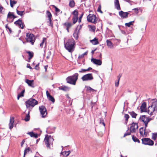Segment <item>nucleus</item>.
<instances>
[{
  "label": "nucleus",
  "instance_id": "nucleus-1",
  "mask_svg": "<svg viewBox=\"0 0 157 157\" xmlns=\"http://www.w3.org/2000/svg\"><path fill=\"white\" fill-rule=\"evenodd\" d=\"M75 45V40L72 38L69 39L64 44L65 48L70 52H72L74 51Z\"/></svg>",
  "mask_w": 157,
  "mask_h": 157
},
{
  "label": "nucleus",
  "instance_id": "nucleus-2",
  "mask_svg": "<svg viewBox=\"0 0 157 157\" xmlns=\"http://www.w3.org/2000/svg\"><path fill=\"white\" fill-rule=\"evenodd\" d=\"M157 112V101L152 103L151 106L148 108L147 113L151 116L155 115Z\"/></svg>",
  "mask_w": 157,
  "mask_h": 157
},
{
  "label": "nucleus",
  "instance_id": "nucleus-3",
  "mask_svg": "<svg viewBox=\"0 0 157 157\" xmlns=\"http://www.w3.org/2000/svg\"><path fill=\"white\" fill-rule=\"evenodd\" d=\"M78 74L75 73L73 75L68 77L66 79L67 82L71 84L75 85L78 79Z\"/></svg>",
  "mask_w": 157,
  "mask_h": 157
},
{
  "label": "nucleus",
  "instance_id": "nucleus-4",
  "mask_svg": "<svg viewBox=\"0 0 157 157\" xmlns=\"http://www.w3.org/2000/svg\"><path fill=\"white\" fill-rule=\"evenodd\" d=\"M53 138L50 136L45 135L44 141L47 148L50 149L51 146L52 147Z\"/></svg>",
  "mask_w": 157,
  "mask_h": 157
},
{
  "label": "nucleus",
  "instance_id": "nucleus-5",
  "mask_svg": "<svg viewBox=\"0 0 157 157\" xmlns=\"http://www.w3.org/2000/svg\"><path fill=\"white\" fill-rule=\"evenodd\" d=\"M38 101L35 99L30 98L25 102L27 108L30 107H33L38 104Z\"/></svg>",
  "mask_w": 157,
  "mask_h": 157
},
{
  "label": "nucleus",
  "instance_id": "nucleus-6",
  "mask_svg": "<svg viewBox=\"0 0 157 157\" xmlns=\"http://www.w3.org/2000/svg\"><path fill=\"white\" fill-rule=\"evenodd\" d=\"M26 40L27 42L31 43L32 45H33L35 41L34 36L32 33H27Z\"/></svg>",
  "mask_w": 157,
  "mask_h": 157
},
{
  "label": "nucleus",
  "instance_id": "nucleus-7",
  "mask_svg": "<svg viewBox=\"0 0 157 157\" xmlns=\"http://www.w3.org/2000/svg\"><path fill=\"white\" fill-rule=\"evenodd\" d=\"M142 143L143 144L152 146L154 144V142L149 138H145L142 139Z\"/></svg>",
  "mask_w": 157,
  "mask_h": 157
},
{
  "label": "nucleus",
  "instance_id": "nucleus-8",
  "mask_svg": "<svg viewBox=\"0 0 157 157\" xmlns=\"http://www.w3.org/2000/svg\"><path fill=\"white\" fill-rule=\"evenodd\" d=\"M87 20L88 22L95 23L98 20L95 15L94 14H89L87 17Z\"/></svg>",
  "mask_w": 157,
  "mask_h": 157
},
{
  "label": "nucleus",
  "instance_id": "nucleus-9",
  "mask_svg": "<svg viewBox=\"0 0 157 157\" xmlns=\"http://www.w3.org/2000/svg\"><path fill=\"white\" fill-rule=\"evenodd\" d=\"M83 81L91 80L93 79L92 75L91 73L87 74L84 75L81 78Z\"/></svg>",
  "mask_w": 157,
  "mask_h": 157
},
{
  "label": "nucleus",
  "instance_id": "nucleus-10",
  "mask_svg": "<svg viewBox=\"0 0 157 157\" xmlns=\"http://www.w3.org/2000/svg\"><path fill=\"white\" fill-rule=\"evenodd\" d=\"M138 128V124L136 123L133 122L129 128V130L132 133H135Z\"/></svg>",
  "mask_w": 157,
  "mask_h": 157
},
{
  "label": "nucleus",
  "instance_id": "nucleus-11",
  "mask_svg": "<svg viewBox=\"0 0 157 157\" xmlns=\"http://www.w3.org/2000/svg\"><path fill=\"white\" fill-rule=\"evenodd\" d=\"M39 109L42 117H45L47 114L46 109L45 107L43 105L39 107Z\"/></svg>",
  "mask_w": 157,
  "mask_h": 157
},
{
  "label": "nucleus",
  "instance_id": "nucleus-12",
  "mask_svg": "<svg viewBox=\"0 0 157 157\" xmlns=\"http://www.w3.org/2000/svg\"><path fill=\"white\" fill-rule=\"evenodd\" d=\"M14 24L16 25L19 26L21 29H23L25 26L24 22H22L21 19H19L18 20L14 22Z\"/></svg>",
  "mask_w": 157,
  "mask_h": 157
},
{
  "label": "nucleus",
  "instance_id": "nucleus-13",
  "mask_svg": "<svg viewBox=\"0 0 157 157\" xmlns=\"http://www.w3.org/2000/svg\"><path fill=\"white\" fill-rule=\"evenodd\" d=\"M129 14L128 12H124L122 11H121L119 12V15L122 18H126L128 17V15Z\"/></svg>",
  "mask_w": 157,
  "mask_h": 157
},
{
  "label": "nucleus",
  "instance_id": "nucleus-14",
  "mask_svg": "<svg viewBox=\"0 0 157 157\" xmlns=\"http://www.w3.org/2000/svg\"><path fill=\"white\" fill-rule=\"evenodd\" d=\"M140 133L141 136H146L147 133L146 131V129L144 127H141L139 129Z\"/></svg>",
  "mask_w": 157,
  "mask_h": 157
},
{
  "label": "nucleus",
  "instance_id": "nucleus-15",
  "mask_svg": "<svg viewBox=\"0 0 157 157\" xmlns=\"http://www.w3.org/2000/svg\"><path fill=\"white\" fill-rule=\"evenodd\" d=\"M91 61L94 64L98 65H101L102 64V61L99 59L92 58L91 59Z\"/></svg>",
  "mask_w": 157,
  "mask_h": 157
},
{
  "label": "nucleus",
  "instance_id": "nucleus-16",
  "mask_svg": "<svg viewBox=\"0 0 157 157\" xmlns=\"http://www.w3.org/2000/svg\"><path fill=\"white\" fill-rule=\"evenodd\" d=\"M46 94L47 98L50 101H51L53 103L55 102V100L54 98L49 93L48 90L46 91Z\"/></svg>",
  "mask_w": 157,
  "mask_h": 157
},
{
  "label": "nucleus",
  "instance_id": "nucleus-17",
  "mask_svg": "<svg viewBox=\"0 0 157 157\" xmlns=\"http://www.w3.org/2000/svg\"><path fill=\"white\" fill-rule=\"evenodd\" d=\"M14 118L13 117H10V123L9 124V128L11 129L13 127L14 123Z\"/></svg>",
  "mask_w": 157,
  "mask_h": 157
},
{
  "label": "nucleus",
  "instance_id": "nucleus-18",
  "mask_svg": "<svg viewBox=\"0 0 157 157\" xmlns=\"http://www.w3.org/2000/svg\"><path fill=\"white\" fill-rule=\"evenodd\" d=\"M25 82L28 84V85L32 87H34V86L33 84V80H30L26 79L25 80Z\"/></svg>",
  "mask_w": 157,
  "mask_h": 157
},
{
  "label": "nucleus",
  "instance_id": "nucleus-19",
  "mask_svg": "<svg viewBox=\"0 0 157 157\" xmlns=\"http://www.w3.org/2000/svg\"><path fill=\"white\" fill-rule=\"evenodd\" d=\"M140 119L144 123L146 122L147 121H150L151 119L148 118L147 117H146L145 115L142 116L140 117Z\"/></svg>",
  "mask_w": 157,
  "mask_h": 157
},
{
  "label": "nucleus",
  "instance_id": "nucleus-20",
  "mask_svg": "<svg viewBox=\"0 0 157 157\" xmlns=\"http://www.w3.org/2000/svg\"><path fill=\"white\" fill-rule=\"evenodd\" d=\"M26 52L28 53L29 55V58L28 61L29 62H30L31 59L33 57V53L32 52H30V51H26Z\"/></svg>",
  "mask_w": 157,
  "mask_h": 157
},
{
  "label": "nucleus",
  "instance_id": "nucleus-21",
  "mask_svg": "<svg viewBox=\"0 0 157 157\" xmlns=\"http://www.w3.org/2000/svg\"><path fill=\"white\" fill-rule=\"evenodd\" d=\"M59 89L64 91H69L70 88L68 86H63L58 88Z\"/></svg>",
  "mask_w": 157,
  "mask_h": 157
},
{
  "label": "nucleus",
  "instance_id": "nucleus-22",
  "mask_svg": "<svg viewBox=\"0 0 157 157\" xmlns=\"http://www.w3.org/2000/svg\"><path fill=\"white\" fill-rule=\"evenodd\" d=\"M146 104L145 102H143L140 107L141 111V112H146Z\"/></svg>",
  "mask_w": 157,
  "mask_h": 157
},
{
  "label": "nucleus",
  "instance_id": "nucleus-23",
  "mask_svg": "<svg viewBox=\"0 0 157 157\" xmlns=\"http://www.w3.org/2000/svg\"><path fill=\"white\" fill-rule=\"evenodd\" d=\"M90 41L94 45H96L98 44V39L96 37L93 40H90Z\"/></svg>",
  "mask_w": 157,
  "mask_h": 157
},
{
  "label": "nucleus",
  "instance_id": "nucleus-24",
  "mask_svg": "<svg viewBox=\"0 0 157 157\" xmlns=\"http://www.w3.org/2000/svg\"><path fill=\"white\" fill-rule=\"evenodd\" d=\"M27 134L29 135L31 137H33L35 138H36L38 137V134L36 133H34L33 132H28Z\"/></svg>",
  "mask_w": 157,
  "mask_h": 157
},
{
  "label": "nucleus",
  "instance_id": "nucleus-25",
  "mask_svg": "<svg viewBox=\"0 0 157 157\" xmlns=\"http://www.w3.org/2000/svg\"><path fill=\"white\" fill-rule=\"evenodd\" d=\"M107 45L109 48H113V45L111 42L108 40H106Z\"/></svg>",
  "mask_w": 157,
  "mask_h": 157
},
{
  "label": "nucleus",
  "instance_id": "nucleus-26",
  "mask_svg": "<svg viewBox=\"0 0 157 157\" xmlns=\"http://www.w3.org/2000/svg\"><path fill=\"white\" fill-rule=\"evenodd\" d=\"M46 38L45 37H44L43 38V40H42V42L40 44V47H41V48H43V45L44 43L45 44V47L46 46Z\"/></svg>",
  "mask_w": 157,
  "mask_h": 157
},
{
  "label": "nucleus",
  "instance_id": "nucleus-27",
  "mask_svg": "<svg viewBox=\"0 0 157 157\" xmlns=\"http://www.w3.org/2000/svg\"><path fill=\"white\" fill-rule=\"evenodd\" d=\"M78 31H77V29H75L73 34V36L76 39H77L78 38Z\"/></svg>",
  "mask_w": 157,
  "mask_h": 157
},
{
  "label": "nucleus",
  "instance_id": "nucleus-28",
  "mask_svg": "<svg viewBox=\"0 0 157 157\" xmlns=\"http://www.w3.org/2000/svg\"><path fill=\"white\" fill-rule=\"evenodd\" d=\"M47 15L48 17V19L49 20V22H51L52 21V20L51 19V17H52V15L51 13L48 11H47Z\"/></svg>",
  "mask_w": 157,
  "mask_h": 157
},
{
  "label": "nucleus",
  "instance_id": "nucleus-29",
  "mask_svg": "<svg viewBox=\"0 0 157 157\" xmlns=\"http://www.w3.org/2000/svg\"><path fill=\"white\" fill-rule=\"evenodd\" d=\"M25 89L22 90L21 92L18 94L17 97V100H19L20 98L24 96V94L25 92Z\"/></svg>",
  "mask_w": 157,
  "mask_h": 157
},
{
  "label": "nucleus",
  "instance_id": "nucleus-30",
  "mask_svg": "<svg viewBox=\"0 0 157 157\" xmlns=\"http://www.w3.org/2000/svg\"><path fill=\"white\" fill-rule=\"evenodd\" d=\"M128 113L132 118H136L137 114L135 113L134 111L129 112Z\"/></svg>",
  "mask_w": 157,
  "mask_h": 157
},
{
  "label": "nucleus",
  "instance_id": "nucleus-31",
  "mask_svg": "<svg viewBox=\"0 0 157 157\" xmlns=\"http://www.w3.org/2000/svg\"><path fill=\"white\" fill-rule=\"evenodd\" d=\"M64 25L67 28V29H69L71 27L72 24L69 22H66L64 23Z\"/></svg>",
  "mask_w": 157,
  "mask_h": 157
},
{
  "label": "nucleus",
  "instance_id": "nucleus-32",
  "mask_svg": "<svg viewBox=\"0 0 157 157\" xmlns=\"http://www.w3.org/2000/svg\"><path fill=\"white\" fill-rule=\"evenodd\" d=\"M75 5V3L73 0L70 1L69 3V6L71 8L73 7Z\"/></svg>",
  "mask_w": 157,
  "mask_h": 157
},
{
  "label": "nucleus",
  "instance_id": "nucleus-33",
  "mask_svg": "<svg viewBox=\"0 0 157 157\" xmlns=\"http://www.w3.org/2000/svg\"><path fill=\"white\" fill-rule=\"evenodd\" d=\"M10 2L11 7H13V6L17 3V1L10 0Z\"/></svg>",
  "mask_w": 157,
  "mask_h": 157
},
{
  "label": "nucleus",
  "instance_id": "nucleus-34",
  "mask_svg": "<svg viewBox=\"0 0 157 157\" xmlns=\"http://www.w3.org/2000/svg\"><path fill=\"white\" fill-rule=\"evenodd\" d=\"M132 139L133 140L136 142H138V143H140V141L139 139L136 137H134L133 135L132 136Z\"/></svg>",
  "mask_w": 157,
  "mask_h": 157
},
{
  "label": "nucleus",
  "instance_id": "nucleus-35",
  "mask_svg": "<svg viewBox=\"0 0 157 157\" xmlns=\"http://www.w3.org/2000/svg\"><path fill=\"white\" fill-rule=\"evenodd\" d=\"M29 112L28 114L26 115L24 119V120L26 121H29L30 120V116L29 115Z\"/></svg>",
  "mask_w": 157,
  "mask_h": 157
},
{
  "label": "nucleus",
  "instance_id": "nucleus-36",
  "mask_svg": "<svg viewBox=\"0 0 157 157\" xmlns=\"http://www.w3.org/2000/svg\"><path fill=\"white\" fill-rule=\"evenodd\" d=\"M157 138V133H153L152 135V139L154 140H155Z\"/></svg>",
  "mask_w": 157,
  "mask_h": 157
},
{
  "label": "nucleus",
  "instance_id": "nucleus-37",
  "mask_svg": "<svg viewBox=\"0 0 157 157\" xmlns=\"http://www.w3.org/2000/svg\"><path fill=\"white\" fill-rule=\"evenodd\" d=\"M90 30V31H92L93 32H94L96 28L94 26L89 25Z\"/></svg>",
  "mask_w": 157,
  "mask_h": 157
},
{
  "label": "nucleus",
  "instance_id": "nucleus-38",
  "mask_svg": "<svg viewBox=\"0 0 157 157\" xmlns=\"http://www.w3.org/2000/svg\"><path fill=\"white\" fill-rule=\"evenodd\" d=\"M78 17L73 16L72 18L73 24H75L77 21Z\"/></svg>",
  "mask_w": 157,
  "mask_h": 157
},
{
  "label": "nucleus",
  "instance_id": "nucleus-39",
  "mask_svg": "<svg viewBox=\"0 0 157 157\" xmlns=\"http://www.w3.org/2000/svg\"><path fill=\"white\" fill-rule=\"evenodd\" d=\"M115 6L117 10H121V7L120 6L119 3H114Z\"/></svg>",
  "mask_w": 157,
  "mask_h": 157
},
{
  "label": "nucleus",
  "instance_id": "nucleus-40",
  "mask_svg": "<svg viewBox=\"0 0 157 157\" xmlns=\"http://www.w3.org/2000/svg\"><path fill=\"white\" fill-rule=\"evenodd\" d=\"M131 133L132 132H131L130 130L129 131H128V130H127L126 132L124 134L123 137H125L127 136L130 135H131Z\"/></svg>",
  "mask_w": 157,
  "mask_h": 157
},
{
  "label": "nucleus",
  "instance_id": "nucleus-41",
  "mask_svg": "<svg viewBox=\"0 0 157 157\" xmlns=\"http://www.w3.org/2000/svg\"><path fill=\"white\" fill-rule=\"evenodd\" d=\"M134 22V21H130L128 23H126L125 24L126 26H127L128 27H130L131 25H132V23Z\"/></svg>",
  "mask_w": 157,
  "mask_h": 157
},
{
  "label": "nucleus",
  "instance_id": "nucleus-42",
  "mask_svg": "<svg viewBox=\"0 0 157 157\" xmlns=\"http://www.w3.org/2000/svg\"><path fill=\"white\" fill-rule=\"evenodd\" d=\"M124 117L125 119L126 124H127V122L128 121V118H129V116L128 114H124Z\"/></svg>",
  "mask_w": 157,
  "mask_h": 157
},
{
  "label": "nucleus",
  "instance_id": "nucleus-43",
  "mask_svg": "<svg viewBox=\"0 0 157 157\" xmlns=\"http://www.w3.org/2000/svg\"><path fill=\"white\" fill-rule=\"evenodd\" d=\"M72 14L73 15V16L78 17V10H75L73 12Z\"/></svg>",
  "mask_w": 157,
  "mask_h": 157
},
{
  "label": "nucleus",
  "instance_id": "nucleus-44",
  "mask_svg": "<svg viewBox=\"0 0 157 157\" xmlns=\"http://www.w3.org/2000/svg\"><path fill=\"white\" fill-rule=\"evenodd\" d=\"M14 14L13 13L10 12H9V13H8V15H7V17L8 18H11V17H12L13 18V17L14 16Z\"/></svg>",
  "mask_w": 157,
  "mask_h": 157
},
{
  "label": "nucleus",
  "instance_id": "nucleus-45",
  "mask_svg": "<svg viewBox=\"0 0 157 157\" xmlns=\"http://www.w3.org/2000/svg\"><path fill=\"white\" fill-rule=\"evenodd\" d=\"M30 150V148L29 147H28L27 148H26L24 150V153H25V155H26V154L28 152H29Z\"/></svg>",
  "mask_w": 157,
  "mask_h": 157
},
{
  "label": "nucleus",
  "instance_id": "nucleus-46",
  "mask_svg": "<svg viewBox=\"0 0 157 157\" xmlns=\"http://www.w3.org/2000/svg\"><path fill=\"white\" fill-rule=\"evenodd\" d=\"M70 153L71 152L70 151H65L63 152V153H64V154H63V155H65V156L67 157L69 155Z\"/></svg>",
  "mask_w": 157,
  "mask_h": 157
},
{
  "label": "nucleus",
  "instance_id": "nucleus-47",
  "mask_svg": "<svg viewBox=\"0 0 157 157\" xmlns=\"http://www.w3.org/2000/svg\"><path fill=\"white\" fill-rule=\"evenodd\" d=\"M101 5L100 4L99 5V6L98 7V10H97V11L98 12H99L100 13H102L103 12L101 10Z\"/></svg>",
  "mask_w": 157,
  "mask_h": 157
},
{
  "label": "nucleus",
  "instance_id": "nucleus-48",
  "mask_svg": "<svg viewBox=\"0 0 157 157\" xmlns=\"http://www.w3.org/2000/svg\"><path fill=\"white\" fill-rule=\"evenodd\" d=\"M100 124H102L104 127H105V124L104 123V120L102 118L100 119Z\"/></svg>",
  "mask_w": 157,
  "mask_h": 157
},
{
  "label": "nucleus",
  "instance_id": "nucleus-49",
  "mask_svg": "<svg viewBox=\"0 0 157 157\" xmlns=\"http://www.w3.org/2000/svg\"><path fill=\"white\" fill-rule=\"evenodd\" d=\"M17 14L20 16H22L23 14L24 11H20L17 10Z\"/></svg>",
  "mask_w": 157,
  "mask_h": 157
},
{
  "label": "nucleus",
  "instance_id": "nucleus-50",
  "mask_svg": "<svg viewBox=\"0 0 157 157\" xmlns=\"http://www.w3.org/2000/svg\"><path fill=\"white\" fill-rule=\"evenodd\" d=\"M83 14H84V13H82L81 15L79 17V18H78V22L79 23H80L81 22V19L83 15Z\"/></svg>",
  "mask_w": 157,
  "mask_h": 157
},
{
  "label": "nucleus",
  "instance_id": "nucleus-51",
  "mask_svg": "<svg viewBox=\"0 0 157 157\" xmlns=\"http://www.w3.org/2000/svg\"><path fill=\"white\" fill-rule=\"evenodd\" d=\"M5 27L7 30L8 29L10 32V33H11L12 32L11 29L8 26V25H6L5 26Z\"/></svg>",
  "mask_w": 157,
  "mask_h": 157
},
{
  "label": "nucleus",
  "instance_id": "nucleus-52",
  "mask_svg": "<svg viewBox=\"0 0 157 157\" xmlns=\"http://www.w3.org/2000/svg\"><path fill=\"white\" fill-rule=\"evenodd\" d=\"M53 7L55 8L56 12L57 13H59L60 11V10L57 8L56 6H53Z\"/></svg>",
  "mask_w": 157,
  "mask_h": 157
},
{
  "label": "nucleus",
  "instance_id": "nucleus-53",
  "mask_svg": "<svg viewBox=\"0 0 157 157\" xmlns=\"http://www.w3.org/2000/svg\"><path fill=\"white\" fill-rule=\"evenodd\" d=\"M87 90H90V92H93L95 91V90L92 89L90 86L88 87L87 88Z\"/></svg>",
  "mask_w": 157,
  "mask_h": 157
},
{
  "label": "nucleus",
  "instance_id": "nucleus-54",
  "mask_svg": "<svg viewBox=\"0 0 157 157\" xmlns=\"http://www.w3.org/2000/svg\"><path fill=\"white\" fill-rule=\"evenodd\" d=\"M132 10L134 11V12L136 14H138L139 13V10L137 8L133 9Z\"/></svg>",
  "mask_w": 157,
  "mask_h": 157
},
{
  "label": "nucleus",
  "instance_id": "nucleus-55",
  "mask_svg": "<svg viewBox=\"0 0 157 157\" xmlns=\"http://www.w3.org/2000/svg\"><path fill=\"white\" fill-rule=\"evenodd\" d=\"M50 129V128L49 127H48L47 128V129H46V132H47V133H53V132H50L49 131V129Z\"/></svg>",
  "mask_w": 157,
  "mask_h": 157
},
{
  "label": "nucleus",
  "instance_id": "nucleus-56",
  "mask_svg": "<svg viewBox=\"0 0 157 157\" xmlns=\"http://www.w3.org/2000/svg\"><path fill=\"white\" fill-rule=\"evenodd\" d=\"M86 71V70L85 69H82L80 71H79V73H84Z\"/></svg>",
  "mask_w": 157,
  "mask_h": 157
},
{
  "label": "nucleus",
  "instance_id": "nucleus-57",
  "mask_svg": "<svg viewBox=\"0 0 157 157\" xmlns=\"http://www.w3.org/2000/svg\"><path fill=\"white\" fill-rule=\"evenodd\" d=\"M39 63H38L37 64L36 66H35V68L36 70H38L39 69Z\"/></svg>",
  "mask_w": 157,
  "mask_h": 157
},
{
  "label": "nucleus",
  "instance_id": "nucleus-58",
  "mask_svg": "<svg viewBox=\"0 0 157 157\" xmlns=\"http://www.w3.org/2000/svg\"><path fill=\"white\" fill-rule=\"evenodd\" d=\"M149 121H146V122L145 123H144V124H145V127H144V129H145L146 130V127H147V124L148 123V122H149Z\"/></svg>",
  "mask_w": 157,
  "mask_h": 157
},
{
  "label": "nucleus",
  "instance_id": "nucleus-59",
  "mask_svg": "<svg viewBox=\"0 0 157 157\" xmlns=\"http://www.w3.org/2000/svg\"><path fill=\"white\" fill-rule=\"evenodd\" d=\"M119 80H118L117 82H115V86L117 87L118 86L119 84Z\"/></svg>",
  "mask_w": 157,
  "mask_h": 157
},
{
  "label": "nucleus",
  "instance_id": "nucleus-60",
  "mask_svg": "<svg viewBox=\"0 0 157 157\" xmlns=\"http://www.w3.org/2000/svg\"><path fill=\"white\" fill-rule=\"evenodd\" d=\"M121 75H122L121 74H120L117 77V78H118V80H119L120 81V78L121 77Z\"/></svg>",
  "mask_w": 157,
  "mask_h": 157
},
{
  "label": "nucleus",
  "instance_id": "nucleus-61",
  "mask_svg": "<svg viewBox=\"0 0 157 157\" xmlns=\"http://www.w3.org/2000/svg\"><path fill=\"white\" fill-rule=\"evenodd\" d=\"M27 67L28 68H29L30 69H33L31 67L30 65L29 64H27Z\"/></svg>",
  "mask_w": 157,
  "mask_h": 157
},
{
  "label": "nucleus",
  "instance_id": "nucleus-62",
  "mask_svg": "<svg viewBox=\"0 0 157 157\" xmlns=\"http://www.w3.org/2000/svg\"><path fill=\"white\" fill-rule=\"evenodd\" d=\"M84 57V56H83V55L82 54L81 55L79 56L78 57V58L80 59L83 57Z\"/></svg>",
  "mask_w": 157,
  "mask_h": 157
},
{
  "label": "nucleus",
  "instance_id": "nucleus-63",
  "mask_svg": "<svg viewBox=\"0 0 157 157\" xmlns=\"http://www.w3.org/2000/svg\"><path fill=\"white\" fill-rule=\"evenodd\" d=\"M49 26H51L52 27H53V23L51 22H49Z\"/></svg>",
  "mask_w": 157,
  "mask_h": 157
},
{
  "label": "nucleus",
  "instance_id": "nucleus-64",
  "mask_svg": "<svg viewBox=\"0 0 157 157\" xmlns=\"http://www.w3.org/2000/svg\"><path fill=\"white\" fill-rule=\"evenodd\" d=\"M21 87L22 86H19L17 90L19 91L21 89Z\"/></svg>",
  "mask_w": 157,
  "mask_h": 157
}]
</instances>
